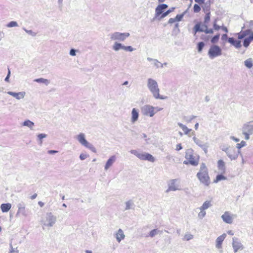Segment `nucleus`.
<instances>
[{
	"instance_id": "680f3d73",
	"label": "nucleus",
	"mask_w": 253,
	"mask_h": 253,
	"mask_svg": "<svg viewBox=\"0 0 253 253\" xmlns=\"http://www.w3.org/2000/svg\"><path fill=\"white\" fill-rule=\"evenodd\" d=\"M221 28L225 32L227 33L228 32V30L226 27H223Z\"/></svg>"
},
{
	"instance_id": "338daca9",
	"label": "nucleus",
	"mask_w": 253,
	"mask_h": 253,
	"mask_svg": "<svg viewBox=\"0 0 253 253\" xmlns=\"http://www.w3.org/2000/svg\"><path fill=\"white\" fill-rule=\"evenodd\" d=\"M198 124L197 123L195 125V129H197L198 127Z\"/></svg>"
},
{
	"instance_id": "412c9836",
	"label": "nucleus",
	"mask_w": 253,
	"mask_h": 253,
	"mask_svg": "<svg viewBox=\"0 0 253 253\" xmlns=\"http://www.w3.org/2000/svg\"><path fill=\"white\" fill-rule=\"evenodd\" d=\"M217 168L218 169L223 172L225 171V165L224 162L222 160H219L217 162Z\"/></svg>"
},
{
	"instance_id": "0e129e2a",
	"label": "nucleus",
	"mask_w": 253,
	"mask_h": 253,
	"mask_svg": "<svg viewBox=\"0 0 253 253\" xmlns=\"http://www.w3.org/2000/svg\"><path fill=\"white\" fill-rule=\"evenodd\" d=\"M232 139H233V140H234L235 141H236V142H238V141H239V139L238 138H235V137H232Z\"/></svg>"
},
{
	"instance_id": "2f4dec72",
	"label": "nucleus",
	"mask_w": 253,
	"mask_h": 253,
	"mask_svg": "<svg viewBox=\"0 0 253 253\" xmlns=\"http://www.w3.org/2000/svg\"><path fill=\"white\" fill-rule=\"evenodd\" d=\"M220 35L217 34L212 37L211 39V42L212 43H217L219 39Z\"/></svg>"
},
{
	"instance_id": "4c0bfd02",
	"label": "nucleus",
	"mask_w": 253,
	"mask_h": 253,
	"mask_svg": "<svg viewBox=\"0 0 253 253\" xmlns=\"http://www.w3.org/2000/svg\"><path fill=\"white\" fill-rule=\"evenodd\" d=\"M206 13L205 17V21L208 22L210 20V10L205 12Z\"/></svg>"
},
{
	"instance_id": "5701e85b",
	"label": "nucleus",
	"mask_w": 253,
	"mask_h": 253,
	"mask_svg": "<svg viewBox=\"0 0 253 253\" xmlns=\"http://www.w3.org/2000/svg\"><path fill=\"white\" fill-rule=\"evenodd\" d=\"M115 161V156H113L111 157L107 161L106 165L105 166V169H109L113 164Z\"/></svg>"
},
{
	"instance_id": "ddd939ff",
	"label": "nucleus",
	"mask_w": 253,
	"mask_h": 253,
	"mask_svg": "<svg viewBox=\"0 0 253 253\" xmlns=\"http://www.w3.org/2000/svg\"><path fill=\"white\" fill-rule=\"evenodd\" d=\"M55 217L51 214V213H49L46 215L45 221H47V223H45L44 225L47 226H52L55 223Z\"/></svg>"
},
{
	"instance_id": "72a5a7b5",
	"label": "nucleus",
	"mask_w": 253,
	"mask_h": 253,
	"mask_svg": "<svg viewBox=\"0 0 253 253\" xmlns=\"http://www.w3.org/2000/svg\"><path fill=\"white\" fill-rule=\"evenodd\" d=\"M123 46L122 45L121 43H115L113 46V49L115 50H118L120 48H123Z\"/></svg>"
},
{
	"instance_id": "58836bf2",
	"label": "nucleus",
	"mask_w": 253,
	"mask_h": 253,
	"mask_svg": "<svg viewBox=\"0 0 253 253\" xmlns=\"http://www.w3.org/2000/svg\"><path fill=\"white\" fill-rule=\"evenodd\" d=\"M177 189V188L175 187L174 183H172V185H170L167 190V192L169 191H175Z\"/></svg>"
},
{
	"instance_id": "7c9ffc66",
	"label": "nucleus",
	"mask_w": 253,
	"mask_h": 253,
	"mask_svg": "<svg viewBox=\"0 0 253 253\" xmlns=\"http://www.w3.org/2000/svg\"><path fill=\"white\" fill-rule=\"evenodd\" d=\"M34 123L29 120L25 121L23 123V126H27L29 127L30 128H32L33 126H34Z\"/></svg>"
},
{
	"instance_id": "c85d7f7f",
	"label": "nucleus",
	"mask_w": 253,
	"mask_h": 253,
	"mask_svg": "<svg viewBox=\"0 0 253 253\" xmlns=\"http://www.w3.org/2000/svg\"><path fill=\"white\" fill-rule=\"evenodd\" d=\"M245 66L248 68H251L253 67V60L252 59L249 58L245 61Z\"/></svg>"
},
{
	"instance_id": "423d86ee",
	"label": "nucleus",
	"mask_w": 253,
	"mask_h": 253,
	"mask_svg": "<svg viewBox=\"0 0 253 253\" xmlns=\"http://www.w3.org/2000/svg\"><path fill=\"white\" fill-rule=\"evenodd\" d=\"M222 54V50L218 45L211 46L208 51V55L210 58L213 59Z\"/></svg>"
},
{
	"instance_id": "c03bdc74",
	"label": "nucleus",
	"mask_w": 253,
	"mask_h": 253,
	"mask_svg": "<svg viewBox=\"0 0 253 253\" xmlns=\"http://www.w3.org/2000/svg\"><path fill=\"white\" fill-rule=\"evenodd\" d=\"M169 14V11H166L165 12H163L162 15L160 16V18L161 19L164 18V17H166L167 15H168Z\"/></svg>"
},
{
	"instance_id": "a18cd8bd",
	"label": "nucleus",
	"mask_w": 253,
	"mask_h": 253,
	"mask_svg": "<svg viewBox=\"0 0 253 253\" xmlns=\"http://www.w3.org/2000/svg\"><path fill=\"white\" fill-rule=\"evenodd\" d=\"M206 34H213V30L212 29H208L207 28L204 31Z\"/></svg>"
},
{
	"instance_id": "6e6d98bb",
	"label": "nucleus",
	"mask_w": 253,
	"mask_h": 253,
	"mask_svg": "<svg viewBox=\"0 0 253 253\" xmlns=\"http://www.w3.org/2000/svg\"><path fill=\"white\" fill-rule=\"evenodd\" d=\"M221 39L222 40H226L227 39V34H223L222 36V37H221Z\"/></svg>"
},
{
	"instance_id": "39448f33",
	"label": "nucleus",
	"mask_w": 253,
	"mask_h": 253,
	"mask_svg": "<svg viewBox=\"0 0 253 253\" xmlns=\"http://www.w3.org/2000/svg\"><path fill=\"white\" fill-rule=\"evenodd\" d=\"M222 150L226 153L231 160H235L238 157L239 152L233 146L224 147Z\"/></svg>"
},
{
	"instance_id": "4be33fe9",
	"label": "nucleus",
	"mask_w": 253,
	"mask_h": 253,
	"mask_svg": "<svg viewBox=\"0 0 253 253\" xmlns=\"http://www.w3.org/2000/svg\"><path fill=\"white\" fill-rule=\"evenodd\" d=\"M11 208V205L9 203L2 204L1 205L0 208L3 212H7Z\"/></svg>"
},
{
	"instance_id": "8fccbe9b",
	"label": "nucleus",
	"mask_w": 253,
	"mask_h": 253,
	"mask_svg": "<svg viewBox=\"0 0 253 253\" xmlns=\"http://www.w3.org/2000/svg\"><path fill=\"white\" fill-rule=\"evenodd\" d=\"M221 27L218 25H217L216 23H214L213 24V29L216 31H218L220 29Z\"/></svg>"
},
{
	"instance_id": "f704fd0d",
	"label": "nucleus",
	"mask_w": 253,
	"mask_h": 253,
	"mask_svg": "<svg viewBox=\"0 0 253 253\" xmlns=\"http://www.w3.org/2000/svg\"><path fill=\"white\" fill-rule=\"evenodd\" d=\"M246 143L244 141H242L240 143L237 144L236 147L238 149H240L241 148L245 146Z\"/></svg>"
},
{
	"instance_id": "bf43d9fd",
	"label": "nucleus",
	"mask_w": 253,
	"mask_h": 253,
	"mask_svg": "<svg viewBox=\"0 0 253 253\" xmlns=\"http://www.w3.org/2000/svg\"><path fill=\"white\" fill-rule=\"evenodd\" d=\"M37 197V194H34V195H33L31 197V199L32 200H33L34 199H35L36 197Z\"/></svg>"
},
{
	"instance_id": "603ef678",
	"label": "nucleus",
	"mask_w": 253,
	"mask_h": 253,
	"mask_svg": "<svg viewBox=\"0 0 253 253\" xmlns=\"http://www.w3.org/2000/svg\"><path fill=\"white\" fill-rule=\"evenodd\" d=\"M206 214V212L204 211H201V212L199 213V216L201 217H203L205 216Z\"/></svg>"
},
{
	"instance_id": "79ce46f5",
	"label": "nucleus",
	"mask_w": 253,
	"mask_h": 253,
	"mask_svg": "<svg viewBox=\"0 0 253 253\" xmlns=\"http://www.w3.org/2000/svg\"><path fill=\"white\" fill-rule=\"evenodd\" d=\"M157 233V229H154L152 230L149 234V236L151 237H154L155 235H156Z\"/></svg>"
},
{
	"instance_id": "f257e3e1",
	"label": "nucleus",
	"mask_w": 253,
	"mask_h": 253,
	"mask_svg": "<svg viewBox=\"0 0 253 253\" xmlns=\"http://www.w3.org/2000/svg\"><path fill=\"white\" fill-rule=\"evenodd\" d=\"M197 176L200 181L206 186H209L211 184V179L209 175L208 170L204 164L201 165L199 171L197 174Z\"/></svg>"
},
{
	"instance_id": "ea45409f",
	"label": "nucleus",
	"mask_w": 253,
	"mask_h": 253,
	"mask_svg": "<svg viewBox=\"0 0 253 253\" xmlns=\"http://www.w3.org/2000/svg\"><path fill=\"white\" fill-rule=\"evenodd\" d=\"M17 26V23L15 21H11V22H9L7 25V26L8 27H15Z\"/></svg>"
},
{
	"instance_id": "2eb2a0df",
	"label": "nucleus",
	"mask_w": 253,
	"mask_h": 253,
	"mask_svg": "<svg viewBox=\"0 0 253 253\" xmlns=\"http://www.w3.org/2000/svg\"><path fill=\"white\" fill-rule=\"evenodd\" d=\"M7 93L13 97L16 98L17 99H20L24 98L25 93L24 92H19L18 93L13 92L12 91H8Z\"/></svg>"
},
{
	"instance_id": "13d9d810",
	"label": "nucleus",
	"mask_w": 253,
	"mask_h": 253,
	"mask_svg": "<svg viewBox=\"0 0 253 253\" xmlns=\"http://www.w3.org/2000/svg\"><path fill=\"white\" fill-rule=\"evenodd\" d=\"M48 152L49 154H54V153H57L58 151H55V150H49V151H48Z\"/></svg>"
},
{
	"instance_id": "3c124183",
	"label": "nucleus",
	"mask_w": 253,
	"mask_h": 253,
	"mask_svg": "<svg viewBox=\"0 0 253 253\" xmlns=\"http://www.w3.org/2000/svg\"><path fill=\"white\" fill-rule=\"evenodd\" d=\"M182 147L181 146V144H178L176 146L175 150L177 151H179L180 150L182 149Z\"/></svg>"
},
{
	"instance_id": "052dcab7",
	"label": "nucleus",
	"mask_w": 253,
	"mask_h": 253,
	"mask_svg": "<svg viewBox=\"0 0 253 253\" xmlns=\"http://www.w3.org/2000/svg\"><path fill=\"white\" fill-rule=\"evenodd\" d=\"M10 73V71L8 70V75H7V77L5 79V81H8V79H9Z\"/></svg>"
},
{
	"instance_id": "f3484780",
	"label": "nucleus",
	"mask_w": 253,
	"mask_h": 253,
	"mask_svg": "<svg viewBox=\"0 0 253 253\" xmlns=\"http://www.w3.org/2000/svg\"><path fill=\"white\" fill-rule=\"evenodd\" d=\"M226 237V234H223L222 235L219 236L216 241V246L217 248L220 249L221 248V245L223 241Z\"/></svg>"
},
{
	"instance_id": "774afa93",
	"label": "nucleus",
	"mask_w": 253,
	"mask_h": 253,
	"mask_svg": "<svg viewBox=\"0 0 253 253\" xmlns=\"http://www.w3.org/2000/svg\"><path fill=\"white\" fill-rule=\"evenodd\" d=\"M173 9H174V8H172L171 9H169L168 10L169 11V13H170V12H171L173 10Z\"/></svg>"
},
{
	"instance_id": "09e8293b",
	"label": "nucleus",
	"mask_w": 253,
	"mask_h": 253,
	"mask_svg": "<svg viewBox=\"0 0 253 253\" xmlns=\"http://www.w3.org/2000/svg\"><path fill=\"white\" fill-rule=\"evenodd\" d=\"M246 36V34H245L244 33H240L238 34V39H242L244 38H245Z\"/></svg>"
},
{
	"instance_id": "6ab92c4d",
	"label": "nucleus",
	"mask_w": 253,
	"mask_h": 253,
	"mask_svg": "<svg viewBox=\"0 0 253 253\" xmlns=\"http://www.w3.org/2000/svg\"><path fill=\"white\" fill-rule=\"evenodd\" d=\"M252 41H253V32H251L250 36L244 40V46L247 47Z\"/></svg>"
},
{
	"instance_id": "de8ad7c7",
	"label": "nucleus",
	"mask_w": 253,
	"mask_h": 253,
	"mask_svg": "<svg viewBox=\"0 0 253 253\" xmlns=\"http://www.w3.org/2000/svg\"><path fill=\"white\" fill-rule=\"evenodd\" d=\"M201 39L205 41H208L210 39V37L206 35H202L201 36Z\"/></svg>"
},
{
	"instance_id": "c9c22d12",
	"label": "nucleus",
	"mask_w": 253,
	"mask_h": 253,
	"mask_svg": "<svg viewBox=\"0 0 253 253\" xmlns=\"http://www.w3.org/2000/svg\"><path fill=\"white\" fill-rule=\"evenodd\" d=\"M36 82L38 83H43L45 84H48V81L46 79H44L42 78L38 79L35 80Z\"/></svg>"
},
{
	"instance_id": "393cba45",
	"label": "nucleus",
	"mask_w": 253,
	"mask_h": 253,
	"mask_svg": "<svg viewBox=\"0 0 253 253\" xmlns=\"http://www.w3.org/2000/svg\"><path fill=\"white\" fill-rule=\"evenodd\" d=\"M211 201H207L203 204L202 206L200 208L201 211H205L211 206Z\"/></svg>"
},
{
	"instance_id": "4d7b16f0",
	"label": "nucleus",
	"mask_w": 253,
	"mask_h": 253,
	"mask_svg": "<svg viewBox=\"0 0 253 253\" xmlns=\"http://www.w3.org/2000/svg\"><path fill=\"white\" fill-rule=\"evenodd\" d=\"M80 158L81 160H84L86 158V156H85V155L82 154L80 155Z\"/></svg>"
},
{
	"instance_id": "1a4fd4ad",
	"label": "nucleus",
	"mask_w": 253,
	"mask_h": 253,
	"mask_svg": "<svg viewBox=\"0 0 253 253\" xmlns=\"http://www.w3.org/2000/svg\"><path fill=\"white\" fill-rule=\"evenodd\" d=\"M195 1L201 5L203 11L205 12L208 11L210 10L211 5V0H194Z\"/></svg>"
},
{
	"instance_id": "c756f323",
	"label": "nucleus",
	"mask_w": 253,
	"mask_h": 253,
	"mask_svg": "<svg viewBox=\"0 0 253 253\" xmlns=\"http://www.w3.org/2000/svg\"><path fill=\"white\" fill-rule=\"evenodd\" d=\"M200 4H199L198 3H195L194 4L193 6V12L194 13H198L201 10V7L200 6Z\"/></svg>"
},
{
	"instance_id": "9b49d317",
	"label": "nucleus",
	"mask_w": 253,
	"mask_h": 253,
	"mask_svg": "<svg viewBox=\"0 0 253 253\" xmlns=\"http://www.w3.org/2000/svg\"><path fill=\"white\" fill-rule=\"evenodd\" d=\"M234 215L229 211H225L221 216L223 220L226 223L232 224L233 223Z\"/></svg>"
},
{
	"instance_id": "a19ab883",
	"label": "nucleus",
	"mask_w": 253,
	"mask_h": 253,
	"mask_svg": "<svg viewBox=\"0 0 253 253\" xmlns=\"http://www.w3.org/2000/svg\"><path fill=\"white\" fill-rule=\"evenodd\" d=\"M46 136V134H42V133L38 135V137L41 141V144L42 143V139L43 138H45Z\"/></svg>"
},
{
	"instance_id": "b1692460",
	"label": "nucleus",
	"mask_w": 253,
	"mask_h": 253,
	"mask_svg": "<svg viewBox=\"0 0 253 253\" xmlns=\"http://www.w3.org/2000/svg\"><path fill=\"white\" fill-rule=\"evenodd\" d=\"M131 114H132L131 121L134 123L135 121H136L138 119V113L135 108H133L132 110Z\"/></svg>"
},
{
	"instance_id": "0eeeda50",
	"label": "nucleus",
	"mask_w": 253,
	"mask_h": 253,
	"mask_svg": "<svg viewBox=\"0 0 253 253\" xmlns=\"http://www.w3.org/2000/svg\"><path fill=\"white\" fill-rule=\"evenodd\" d=\"M131 153L141 160H147L151 162L155 161L154 158L149 153H139L136 150H131Z\"/></svg>"
},
{
	"instance_id": "f8f14e48",
	"label": "nucleus",
	"mask_w": 253,
	"mask_h": 253,
	"mask_svg": "<svg viewBox=\"0 0 253 253\" xmlns=\"http://www.w3.org/2000/svg\"><path fill=\"white\" fill-rule=\"evenodd\" d=\"M168 7V5L166 4H161L158 5L155 9V16H161L164 11Z\"/></svg>"
},
{
	"instance_id": "e2e57ef3",
	"label": "nucleus",
	"mask_w": 253,
	"mask_h": 253,
	"mask_svg": "<svg viewBox=\"0 0 253 253\" xmlns=\"http://www.w3.org/2000/svg\"><path fill=\"white\" fill-rule=\"evenodd\" d=\"M38 204L39 205V206L41 207H42L43 206V205H44L43 203L42 202H41V201L38 202Z\"/></svg>"
},
{
	"instance_id": "864d4df0",
	"label": "nucleus",
	"mask_w": 253,
	"mask_h": 253,
	"mask_svg": "<svg viewBox=\"0 0 253 253\" xmlns=\"http://www.w3.org/2000/svg\"><path fill=\"white\" fill-rule=\"evenodd\" d=\"M176 21V19H175L174 18H170L169 20V23H170V24L173 23H174Z\"/></svg>"
},
{
	"instance_id": "473e14b6",
	"label": "nucleus",
	"mask_w": 253,
	"mask_h": 253,
	"mask_svg": "<svg viewBox=\"0 0 253 253\" xmlns=\"http://www.w3.org/2000/svg\"><path fill=\"white\" fill-rule=\"evenodd\" d=\"M205 46V43L203 42H200L197 44V49L199 52H201Z\"/></svg>"
},
{
	"instance_id": "6e6552de",
	"label": "nucleus",
	"mask_w": 253,
	"mask_h": 253,
	"mask_svg": "<svg viewBox=\"0 0 253 253\" xmlns=\"http://www.w3.org/2000/svg\"><path fill=\"white\" fill-rule=\"evenodd\" d=\"M162 109V108H154L153 106L147 105L144 108V114L146 116L153 117L155 113Z\"/></svg>"
},
{
	"instance_id": "e433bc0d",
	"label": "nucleus",
	"mask_w": 253,
	"mask_h": 253,
	"mask_svg": "<svg viewBox=\"0 0 253 253\" xmlns=\"http://www.w3.org/2000/svg\"><path fill=\"white\" fill-rule=\"evenodd\" d=\"M193 236L192 235L190 234H187L185 235L183 240L185 241H189L193 238Z\"/></svg>"
},
{
	"instance_id": "a878e982",
	"label": "nucleus",
	"mask_w": 253,
	"mask_h": 253,
	"mask_svg": "<svg viewBox=\"0 0 253 253\" xmlns=\"http://www.w3.org/2000/svg\"><path fill=\"white\" fill-rule=\"evenodd\" d=\"M226 179V177L224 176L222 174H218L216 176V178L215 179H214L213 182L214 183H217L218 182L221 181L225 180Z\"/></svg>"
},
{
	"instance_id": "20e7f679",
	"label": "nucleus",
	"mask_w": 253,
	"mask_h": 253,
	"mask_svg": "<svg viewBox=\"0 0 253 253\" xmlns=\"http://www.w3.org/2000/svg\"><path fill=\"white\" fill-rule=\"evenodd\" d=\"M243 133L245 136V139L250 138V135L253 133V121H251L245 124L242 128Z\"/></svg>"
},
{
	"instance_id": "69168bd1",
	"label": "nucleus",
	"mask_w": 253,
	"mask_h": 253,
	"mask_svg": "<svg viewBox=\"0 0 253 253\" xmlns=\"http://www.w3.org/2000/svg\"><path fill=\"white\" fill-rule=\"evenodd\" d=\"M228 234L231 235H233L234 234L233 232L232 231H228L227 232Z\"/></svg>"
},
{
	"instance_id": "f03ea898",
	"label": "nucleus",
	"mask_w": 253,
	"mask_h": 253,
	"mask_svg": "<svg viewBox=\"0 0 253 253\" xmlns=\"http://www.w3.org/2000/svg\"><path fill=\"white\" fill-rule=\"evenodd\" d=\"M185 158L186 160L183 162V164L185 165L190 164L196 166L199 164V157L195 154L192 149H188L186 151Z\"/></svg>"
},
{
	"instance_id": "7ed1b4c3",
	"label": "nucleus",
	"mask_w": 253,
	"mask_h": 253,
	"mask_svg": "<svg viewBox=\"0 0 253 253\" xmlns=\"http://www.w3.org/2000/svg\"><path fill=\"white\" fill-rule=\"evenodd\" d=\"M148 86L156 98H160L158 84L155 80L149 79L148 80Z\"/></svg>"
},
{
	"instance_id": "bb28decb",
	"label": "nucleus",
	"mask_w": 253,
	"mask_h": 253,
	"mask_svg": "<svg viewBox=\"0 0 253 253\" xmlns=\"http://www.w3.org/2000/svg\"><path fill=\"white\" fill-rule=\"evenodd\" d=\"M179 126L182 128L184 133L186 134H188L191 131V129L188 128L186 126L181 124H180Z\"/></svg>"
},
{
	"instance_id": "dca6fc26",
	"label": "nucleus",
	"mask_w": 253,
	"mask_h": 253,
	"mask_svg": "<svg viewBox=\"0 0 253 253\" xmlns=\"http://www.w3.org/2000/svg\"><path fill=\"white\" fill-rule=\"evenodd\" d=\"M232 245L235 252H237L239 250L243 249V247L241 243L239 242L237 240H233Z\"/></svg>"
},
{
	"instance_id": "9d476101",
	"label": "nucleus",
	"mask_w": 253,
	"mask_h": 253,
	"mask_svg": "<svg viewBox=\"0 0 253 253\" xmlns=\"http://www.w3.org/2000/svg\"><path fill=\"white\" fill-rule=\"evenodd\" d=\"M129 36V34L128 33H120L119 32H116L114 33L111 36V39L114 40H120L123 41H124L127 37Z\"/></svg>"
},
{
	"instance_id": "4468645a",
	"label": "nucleus",
	"mask_w": 253,
	"mask_h": 253,
	"mask_svg": "<svg viewBox=\"0 0 253 253\" xmlns=\"http://www.w3.org/2000/svg\"><path fill=\"white\" fill-rule=\"evenodd\" d=\"M78 141L81 144L87 148H90L91 145L85 139L84 135L83 133H80L77 137Z\"/></svg>"
},
{
	"instance_id": "5fc2aeb1",
	"label": "nucleus",
	"mask_w": 253,
	"mask_h": 253,
	"mask_svg": "<svg viewBox=\"0 0 253 253\" xmlns=\"http://www.w3.org/2000/svg\"><path fill=\"white\" fill-rule=\"evenodd\" d=\"M70 54L72 56H75L76 55V51L72 49L70 50Z\"/></svg>"
},
{
	"instance_id": "cd10ccee",
	"label": "nucleus",
	"mask_w": 253,
	"mask_h": 253,
	"mask_svg": "<svg viewBox=\"0 0 253 253\" xmlns=\"http://www.w3.org/2000/svg\"><path fill=\"white\" fill-rule=\"evenodd\" d=\"M194 30L195 33H196L198 32L204 31V30H203L201 28V24L200 23H197L195 25V26L194 27Z\"/></svg>"
},
{
	"instance_id": "37998d69",
	"label": "nucleus",
	"mask_w": 253,
	"mask_h": 253,
	"mask_svg": "<svg viewBox=\"0 0 253 253\" xmlns=\"http://www.w3.org/2000/svg\"><path fill=\"white\" fill-rule=\"evenodd\" d=\"M123 49L129 51H132L133 50V48L131 46H123Z\"/></svg>"
},
{
	"instance_id": "a211bd4d",
	"label": "nucleus",
	"mask_w": 253,
	"mask_h": 253,
	"mask_svg": "<svg viewBox=\"0 0 253 253\" xmlns=\"http://www.w3.org/2000/svg\"><path fill=\"white\" fill-rule=\"evenodd\" d=\"M228 42L233 45L236 48H240L241 47V41L236 40L233 38H229Z\"/></svg>"
},
{
	"instance_id": "aec40b11",
	"label": "nucleus",
	"mask_w": 253,
	"mask_h": 253,
	"mask_svg": "<svg viewBox=\"0 0 253 253\" xmlns=\"http://www.w3.org/2000/svg\"><path fill=\"white\" fill-rule=\"evenodd\" d=\"M125 237V236L124 234L123 231L121 229H119L116 234V237L117 241L120 242L122 240L124 239Z\"/></svg>"
},
{
	"instance_id": "49530a36",
	"label": "nucleus",
	"mask_w": 253,
	"mask_h": 253,
	"mask_svg": "<svg viewBox=\"0 0 253 253\" xmlns=\"http://www.w3.org/2000/svg\"><path fill=\"white\" fill-rule=\"evenodd\" d=\"M183 14H178L174 19H176V21H179L183 18Z\"/></svg>"
}]
</instances>
